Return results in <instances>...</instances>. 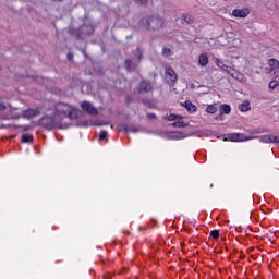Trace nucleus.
<instances>
[{"mask_svg": "<svg viewBox=\"0 0 279 279\" xmlns=\"http://www.w3.org/2000/svg\"><path fill=\"white\" fill-rule=\"evenodd\" d=\"M137 93H149L151 90V84L149 82H142L140 83V86L137 87Z\"/></svg>", "mask_w": 279, "mask_h": 279, "instance_id": "13", "label": "nucleus"}, {"mask_svg": "<svg viewBox=\"0 0 279 279\" xmlns=\"http://www.w3.org/2000/svg\"><path fill=\"white\" fill-rule=\"evenodd\" d=\"M268 65L271 69H279V61L277 59H269L268 60Z\"/></svg>", "mask_w": 279, "mask_h": 279, "instance_id": "24", "label": "nucleus"}, {"mask_svg": "<svg viewBox=\"0 0 279 279\" xmlns=\"http://www.w3.org/2000/svg\"><path fill=\"white\" fill-rule=\"evenodd\" d=\"M138 131L140 129L136 126H130V125L124 126V132H126V134H130V132L132 134H136Z\"/></svg>", "mask_w": 279, "mask_h": 279, "instance_id": "22", "label": "nucleus"}, {"mask_svg": "<svg viewBox=\"0 0 279 279\" xmlns=\"http://www.w3.org/2000/svg\"><path fill=\"white\" fill-rule=\"evenodd\" d=\"M260 143H279V136L275 135H263L260 137Z\"/></svg>", "mask_w": 279, "mask_h": 279, "instance_id": "15", "label": "nucleus"}, {"mask_svg": "<svg viewBox=\"0 0 279 279\" xmlns=\"http://www.w3.org/2000/svg\"><path fill=\"white\" fill-rule=\"evenodd\" d=\"M229 75H231V77H233V80H238L239 82H245V75H243V73L234 70V68H232L231 73H229Z\"/></svg>", "mask_w": 279, "mask_h": 279, "instance_id": "14", "label": "nucleus"}, {"mask_svg": "<svg viewBox=\"0 0 279 279\" xmlns=\"http://www.w3.org/2000/svg\"><path fill=\"white\" fill-rule=\"evenodd\" d=\"M198 64L201 66H206L208 64V54L206 53H202L199 57H198Z\"/></svg>", "mask_w": 279, "mask_h": 279, "instance_id": "20", "label": "nucleus"}, {"mask_svg": "<svg viewBox=\"0 0 279 279\" xmlns=\"http://www.w3.org/2000/svg\"><path fill=\"white\" fill-rule=\"evenodd\" d=\"M56 116L59 118V121H62L64 117H68L69 119H76L77 118V111L72 106L59 102L54 106Z\"/></svg>", "mask_w": 279, "mask_h": 279, "instance_id": "1", "label": "nucleus"}, {"mask_svg": "<svg viewBox=\"0 0 279 279\" xmlns=\"http://www.w3.org/2000/svg\"><path fill=\"white\" fill-rule=\"evenodd\" d=\"M81 108L84 112H86L87 114H90L92 117H95V114L98 113L97 108H95L93 106V104L88 102V101H83L81 104Z\"/></svg>", "mask_w": 279, "mask_h": 279, "instance_id": "6", "label": "nucleus"}, {"mask_svg": "<svg viewBox=\"0 0 279 279\" xmlns=\"http://www.w3.org/2000/svg\"><path fill=\"white\" fill-rule=\"evenodd\" d=\"M165 138H175V133L174 132L165 133Z\"/></svg>", "mask_w": 279, "mask_h": 279, "instance_id": "32", "label": "nucleus"}, {"mask_svg": "<svg viewBox=\"0 0 279 279\" xmlns=\"http://www.w3.org/2000/svg\"><path fill=\"white\" fill-rule=\"evenodd\" d=\"M33 141H34V136L27 133L22 135V143H32Z\"/></svg>", "mask_w": 279, "mask_h": 279, "instance_id": "25", "label": "nucleus"}, {"mask_svg": "<svg viewBox=\"0 0 279 279\" xmlns=\"http://www.w3.org/2000/svg\"><path fill=\"white\" fill-rule=\"evenodd\" d=\"M60 118L56 113L53 116L46 114L39 121L40 125L47 130H56L60 125Z\"/></svg>", "mask_w": 279, "mask_h": 279, "instance_id": "3", "label": "nucleus"}, {"mask_svg": "<svg viewBox=\"0 0 279 279\" xmlns=\"http://www.w3.org/2000/svg\"><path fill=\"white\" fill-rule=\"evenodd\" d=\"M141 25L146 27V29H160L165 25V20L160 16H145L141 20Z\"/></svg>", "mask_w": 279, "mask_h": 279, "instance_id": "2", "label": "nucleus"}, {"mask_svg": "<svg viewBox=\"0 0 279 279\" xmlns=\"http://www.w3.org/2000/svg\"><path fill=\"white\" fill-rule=\"evenodd\" d=\"M187 136H191V132L182 131V130H177L175 131V138H187Z\"/></svg>", "mask_w": 279, "mask_h": 279, "instance_id": "19", "label": "nucleus"}, {"mask_svg": "<svg viewBox=\"0 0 279 279\" xmlns=\"http://www.w3.org/2000/svg\"><path fill=\"white\" fill-rule=\"evenodd\" d=\"M40 114V111L38 109H27L23 112L24 119H32L34 117H38Z\"/></svg>", "mask_w": 279, "mask_h": 279, "instance_id": "10", "label": "nucleus"}, {"mask_svg": "<svg viewBox=\"0 0 279 279\" xmlns=\"http://www.w3.org/2000/svg\"><path fill=\"white\" fill-rule=\"evenodd\" d=\"M181 106L186 109V111L190 114H195V112H197V107L195 105H193V102L191 101H185L183 104H181Z\"/></svg>", "mask_w": 279, "mask_h": 279, "instance_id": "9", "label": "nucleus"}, {"mask_svg": "<svg viewBox=\"0 0 279 279\" xmlns=\"http://www.w3.org/2000/svg\"><path fill=\"white\" fill-rule=\"evenodd\" d=\"M207 45L210 49H219V47H228V41L226 36H220L217 39L210 38Z\"/></svg>", "mask_w": 279, "mask_h": 279, "instance_id": "4", "label": "nucleus"}, {"mask_svg": "<svg viewBox=\"0 0 279 279\" xmlns=\"http://www.w3.org/2000/svg\"><path fill=\"white\" fill-rule=\"evenodd\" d=\"M181 20L183 23H186V25H192V23H195V17H193L191 14H183Z\"/></svg>", "mask_w": 279, "mask_h": 279, "instance_id": "18", "label": "nucleus"}, {"mask_svg": "<svg viewBox=\"0 0 279 279\" xmlns=\"http://www.w3.org/2000/svg\"><path fill=\"white\" fill-rule=\"evenodd\" d=\"M278 86V81H271L269 83L270 90H275V88Z\"/></svg>", "mask_w": 279, "mask_h": 279, "instance_id": "30", "label": "nucleus"}, {"mask_svg": "<svg viewBox=\"0 0 279 279\" xmlns=\"http://www.w3.org/2000/svg\"><path fill=\"white\" fill-rule=\"evenodd\" d=\"M182 119V116H175V128H189V122Z\"/></svg>", "mask_w": 279, "mask_h": 279, "instance_id": "16", "label": "nucleus"}, {"mask_svg": "<svg viewBox=\"0 0 279 279\" xmlns=\"http://www.w3.org/2000/svg\"><path fill=\"white\" fill-rule=\"evenodd\" d=\"M83 128H88V125H98V128H101L102 125H109L108 122L105 121H95V122H82Z\"/></svg>", "mask_w": 279, "mask_h": 279, "instance_id": "17", "label": "nucleus"}, {"mask_svg": "<svg viewBox=\"0 0 279 279\" xmlns=\"http://www.w3.org/2000/svg\"><path fill=\"white\" fill-rule=\"evenodd\" d=\"M23 130H24V132H27V126H24Z\"/></svg>", "mask_w": 279, "mask_h": 279, "instance_id": "39", "label": "nucleus"}, {"mask_svg": "<svg viewBox=\"0 0 279 279\" xmlns=\"http://www.w3.org/2000/svg\"><path fill=\"white\" fill-rule=\"evenodd\" d=\"M232 16H235V19H245L250 16V9H234Z\"/></svg>", "mask_w": 279, "mask_h": 279, "instance_id": "7", "label": "nucleus"}, {"mask_svg": "<svg viewBox=\"0 0 279 279\" xmlns=\"http://www.w3.org/2000/svg\"><path fill=\"white\" fill-rule=\"evenodd\" d=\"M165 119H167V121H175V114L171 113L168 117H165Z\"/></svg>", "mask_w": 279, "mask_h": 279, "instance_id": "34", "label": "nucleus"}, {"mask_svg": "<svg viewBox=\"0 0 279 279\" xmlns=\"http://www.w3.org/2000/svg\"><path fill=\"white\" fill-rule=\"evenodd\" d=\"M206 112H208V114H215V112H217V106L208 105L206 108Z\"/></svg>", "mask_w": 279, "mask_h": 279, "instance_id": "26", "label": "nucleus"}, {"mask_svg": "<svg viewBox=\"0 0 279 279\" xmlns=\"http://www.w3.org/2000/svg\"><path fill=\"white\" fill-rule=\"evenodd\" d=\"M240 112H248L250 110V101H244L243 104L239 105Z\"/></svg>", "mask_w": 279, "mask_h": 279, "instance_id": "21", "label": "nucleus"}, {"mask_svg": "<svg viewBox=\"0 0 279 279\" xmlns=\"http://www.w3.org/2000/svg\"><path fill=\"white\" fill-rule=\"evenodd\" d=\"M210 236H213V239H219V230H213Z\"/></svg>", "mask_w": 279, "mask_h": 279, "instance_id": "31", "label": "nucleus"}, {"mask_svg": "<svg viewBox=\"0 0 279 279\" xmlns=\"http://www.w3.org/2000/svg\"><path fill=\"white\" fill-rule=\"evenodd\" d=\"M147 117H148V119H156V114H154V113H148Z\"/></svg>", "mask_w": 279, "mask_h": 279, "instance_id": "37", "label": "nucleus"}, {"mask_svg": "<svg viewBox=\"0 0 279 279\" xmlns=\"http://www.w3.org/2000/svg\"><path fill=\"white\" fill-rule=\"evenodd\" d=\"M231 110H232V108H230L229 105H222L221 106V112H223L225 114H230Z\"/></svg>", "mask_w": 279, "mask_h": 279, "instance_id": "28", "label": "nucleus"}, {"mask_svg": "<svg viewBox=\"0 0 279 279\" xmlns=\"http://www.w3.org/2000/svg\"><path fill=\"white\" fill-rule=\"evenodd\" d=\"M250 136L241 134V133H231L227 137L223 138V141H231L233 143H239L243 141H250Z\"/></svg>", "mask_w": 279, "mask_h": 279, "instance_id": "5", "label": "nucleus"}, {"mask_svg": "<svg viewBox=\"0 0 279 279\" xmlns=\"http://www.w3.org/2000/svg\"><path fill=\"white\" fill-rule=\"evenodd\" d=\"M172 126L175 128V122L172 123Z\"/></svg>", "mask_w": 279, "mask_h": 279, "instance_id": "40", "label": "nucleus"}, {"mask_svg": "<svg viewBox=\"0 0 279 279\" xmlns=\"http://www.w3.org/2000/svg\"><path fill=\"white\" fill-rule=\"evenodd\" d=\"M162 56H165L166 58H170V56H173V52L169 48H163Z\"/></svg>", "mask_w": 279, "mask_h": 279, "instance_id": "29", "label": "nucleus"}, {"mask_svg": "<svg viewBox=\"0 0 279 279\" xmlns=\"http://www.w3.org/2000/svg\"><path fill=\"white\" fill-rule=\"evenodd\" d=\"M215 62H216V65L219 68V69H222V71H226V73H232V66H228L223 63V60L222 59H219V58H216L215 59Z\"/></svg>", "mask_w": 279, "mask_h": 279, "instance_id": "11", "label": "nucleus"}, {"mask_svg": "<svg viewBox=\"0 0 279 279\" xmlns=\"http://www.w3.org/2000/svg\"><path fill=\"white\" fill-rule=\"evenodd\" d=\"M134 1H135V3H137V5H145V2L147 0H134Z\"/></svg>", "mask_w": 279, "mask_h": 279, "instance_id": "36", "label": "nucleus"}, {"mask_svg": "<svg viewBox=\"0 0 279 279\" xmlns=\"http://www.w3.org/2000/svg\"><path fill=\"white\" fill-rule=\"evenodd\" d=\"M134 58L138 61H141V58H143V51H141V49H136L133 51Z\"/></svg>", "mask_w": 279, "mask_h": 279, "instance_id": "27", "label": "nucleus"}, {"mask_svg": "<svg viewBox=\"0 0 279 279\" xmlns=\"http://www.w3.org/2000/svg\"><path fill=\"white\" fill-rule=\"evenodd\" d=\"M106 136H108V133L106 131L100 132L99 140L106 141Z\"/></svg>", "mask_w": 279, "mask_h": 279, "instance_id": "33", "label": "nucleus"}, {"mask_svg": "<svg viewBox=\"0 0 279 279\" xmlns=\"http://www.w3.org/2000/svg\"><path fill=\"white\" fill-rule=\"evenodd\" d=\"M124 66L126 69V71H134V63H132V60L126 59L124 61Z\"/></svg>", "mask_w": 279, "mask_h": 279, "instance_id": "23", "label": "nucleus"}, {"mask_svg": "<svg viewBox=\"0 0 279 279\" xmlns=\"http://www.w3.org/2000/svg\"><path fill=\"white\" fill-rule=\"evenodd\" d=\"M3 110H8V106H5L3 102H0V112H3Z\"/></svg>", "mask_w": 279, "mask_h": 279, "instance_id": "35", "label": "nucleus"}, {"mask_svg": "<svg viewBox=\"0 0 279 279\" xmlns=\"http://www.w3.org/2000/svg\"><path fill=\"white\" fill-rule=\"evenodd\" d=\"M166 82H175V71L171 68H166V76H165Z\"/></svg>", "mask_w": 279, "mask_h": 279, "instance_id": "12", "label": "nucleus"}, {"mask_svg": "<svg viewBox=\"0 0 279 279\" xmlns=\"http://www.w3.org/2000/svg\"><path fill=\"white\" fill-rule=\"evenodd\" d=\"M95 32V28L93 25H83L80 27L78 36L82 38V36H90Z\"/></svg>", "mask_w": 279, "mask_h": 279, "instance_id": "8", "label": "nucleus"}, {"mask_svg": "<svg viewBox=\"0 0 279 279\" xmlns=\"http://www.w3.org/2000/svg\"><path fill=\"white\" fill-rule=\"evenodd\" d=\"M68 60H73V53H68Z\"/></svg>", "mask_w": 279, "mask_h": 279, "instance_id": "38", "label": "nucleus"}]
</instances>
